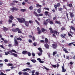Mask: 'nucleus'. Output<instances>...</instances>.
<instances>
[{"mask_svg": "<svg viewBox=\"0 0 75 75\" xmlns=\"http://www.w3.org/2000/svg\"><path fill=\"white\" fill-rule=\"evenodd\" d=\"M17 19L18 20L19 22L21 23H24V22L25 21V20L24 19V18L21 19L19 18H17Z\"/></svg>", "mask_w": 75, "mask_h": 75, "instance_id": "obj_1", "label": "nucleus"}, {"mask_svg": "<svg viewBox=\"0 0 75 75\" xmlns=\"http://www.w3.org/2000/svg\"><path fill=\"white\" fill-rule=\"evenodd\" d=\"M38 50H39L40 52H39L38 53V55L39 56H40L42 54V48L41 47H39L38 48Z\"/></svg>", "mask_w": 75, "mask_h": 75, "instance_id": "obj_2", "label": "nucleus"}, {"mask_svg": "<svg viewBox=\"0 0 75 75\" xmlns=\"http://www.w3.org/2000/svg\"><path fill=\"white\" fill-rule=\"evenodd\" d=\"M52 48L54 49H56L57 47V45L56 44H52Z\"/></svg>", "mask_w": 75, "mask_h": 75, "instance_id": "obj_3", "label": "nucleus"}, {"mask_svg": "<svg viewBox=\"0 0 75 75\" xmlns=\"http://www.w3.org/2000/svg\"><path fill=\"white\" fill-rule=\"evenodd\" d=\"M25 25L26 26V27H28L29 26V22L28 21H25Z\"/></svg>", "mask_w": 75, "mask_h": 75, "instance_id": "obj_4", "label": "nucleus"}, {"mask_svg": "<svg viewBox=\"0 0 75 75\" xmlns=\"http://www.w3.org/2000/svg\"><path fill=\"white\" fill-rule=\"evenodd\" d=\"M15 42V46H18V42H17V40L16 39L15 40H14Z\"/></svg>", "mask_w": 75, "mask_h": 75, "instance_id": "obj_5", "label": "nucleus"}, {"mask_svg": "<svg viewBox=\"0 0 75 75\" xmlns=\"http://www.w3.org/2000/svg\"><path fill=\"white\" fill-rule=\"evenodd\" d=\"M61 37L62 38H65V37L66 36V34H61Z\"/></svg>", "mask_w": 75, "mask_h": 75, "instance_id": "obj_6", "label": "nucleus"}, {"mask_svg": "<svg viewBox=\"0 0 75 75\" xmlns=\"http://www.w3.org/2000/svg\"><path fill=\"white\" fill-rule=\"evenodd\" d=\"M4 28L3 29V30L5 32H6L8 30V28H6V27L4 26L3 27Z\"/></svg>", "mask_w": 75, "mask_h": 75, "instance_id": "obj_7", "label": "nucleus"}, {"mask_svg": "<svg viewBox=\"0 0 75 75\" xmlns=\"http://www.w3.org/2000/svg\"><path fill=\"white\" fill-rule=\"evenodd\" d=\"M10 54L11 55H13L14 56L16 57H17V54L15 53H11Z\"/></svg>", "mask_w": 75, "mask_h": 75, "instance_id": "obj_8", "label": "nucleus"}, {"mask_svg": "<svg viewBox=\"0 0 75 75\" xmlns=\"http://www.w3.org/2000/svg\"><path fill=\"white\" fill-rule=\"evenodd\" d=\"M62 72H65L67 71V70L66 69H64V67L62 66Z\"/></svg>", "mask_w": 75, "mask_h": 75, "instance_id": "obj_9", "label": "nucleus"}, {"mask_svg": "<svg viewBox=\"0 0 75 75\" xmlns=\"http://www.w3.org/2000/svg\"><path fill=\"white\" fill-rule=\"evenodd\" d=\"M17 31H18V33H22V32L21 31L20 29L17 28V29H16Z\"/></svg>", "mask_w": 75, "mask_h": 75, "instance_id": "obj_10", "label": "nucleus"}, {"mask_svg": "<svg viewBox=\"0 0 75 75\" xmlns=\"http://www.w3.org/2000/svg\"><path fill=\"white\" fill-rule=\"evenodd\" d=\"M45 47H46V48L48 49L49 47V45L47 44L46 43L45 45Z\"/></svg>", "mask_w": 75, "mask_h": 75, "instance_id": "obj_11", "label": "nucleus"}, {"mask_svg": "<svg viewBox=\"0 0 75 75\" xmlns=\"http://www.w3.org/2000/svg\"><path fill=\"white\" fill-rule=\"evenodd\" d=\"M69 14H70V16L71 17V18H74V15L73 13L71 12H69Z\"/></svg>", "mask_w": 75, "mask_h": 75, "instance_id": "obj_12", "label": "nucleus"}, {"mask_svg": "<svg viewBox=\"0 0 75 75\" xmlns=\"http://www.w3.org/2000/svg\"><path fill=\"white\" fill-rule=\"evenodd\" d=\"M28 52L26 50H24L23 51L22 53L23 54H27V52Z\"/></svg>", "mask_w": 75, "mask_h": 75, "instance_id": "obj_13", "label": "nucleus"}, {"mask_svg": "<svg viewBox=\"0 0 75 75\" xmlns=\"http://www.w3.org/2000/svg\"><path fill=\"white\" fill-rule=\"evenodd\" d=\"M41 30L42 33H44L45 31H47V30L43 28H42Z\"/></svg>", "mask_w": 75, "mask_h": 75, "instance_id": "obj_14", "label": "nucleus"}, {"mask_svg": "<svg viewBox=\"0 0 75 75\" xmlns=\"http://www.w3.org/2000/svg\"><path fill=\"white\" fill-rule=\"evenodd\" d=\"M33 14H34L35 15V16L36 17H38V14H37V12H36L34 11L33 12Z\"/></svg>", "mask_w": 75, "mask_h": 75, "instance_id": "obj_15", "label": "nucleus"}, {"mask_svg": "<svg viewBox=\"0 0 75 75\" xmlns=\"http://www.w3.org/2000/svg\"><path fill=\"white\" fill-rule=\"evenodd\" d=\"M33 14H34L35 15V16L36 17H38V14H37V12H36L34 11L33 12Z\"/></svg>", "mask_w": 75, "mask_h": 75, "instance_id": "obj_16", "label": "nucleus"}, {"mask_svg": "<svg viewBox=\"0 0 75 75\" xmlns=\"http://www.w3.org/2000/svg\"><path fill=\"white\" fill-rule=\"evenodd\" d=\"M45 43H48V40L47 39V38H46L45 39Z\"/></svg>", "mask_w": 75, "mask_h": 75, "instance_id": "obj_17", "label": "nucleus"}, {"mask_svg": "<svg viewBox=\"0 0 75 75\" xmlns=\"http://www.w3.org/2000/svg\"><path fill=\"white\" fill-rule=\"evenodd\" d=\"M17 29V28H16V29H15L14 28H13L12 29V31L13 32H17V30L16 29Z\"/></svg>", "mask_w": 75, "mask_h": 75, "instance_id": "obj_18", "label": "nucleus"}, {"mask_svg": "<svg viewBox=\"0 0 75 75\" xmlns=\"http://www.w3.org/2000/svg\"><path fill=\"white\" fill-rule=\"evenodd\" d=\"M55 23L56 24L57 23V24H59V25H61V23L60 21H56L55 22Z\"/></svg>", "mask_w": 75, "mask_h": 75, "instance_id": "obj_19", "label": "nucleus"}, {"mask_svg": "<svg viewBox=\"0 0 75 75\" xmlns=\"http://www.w3.org/2000/svg\"><path fill=\"white\" fill-rule=\"evenodd\" d=\"M23 75H30V74L27 72H23Z\"/></svg>", "mask_w": 75, "mask_h": 75, "instance_id": "obj_20", "label": "nucleus"}, {"mask_svg": "<svg viewBox=\"0 0 75 75\" xmlns=\"http://www.w3.org/2000/svg\"><path fill=\"white\" fill-rule=\"evenodd\" d=\"M57 51L53 52L52 54L54 56L56 54H57Z\"/></svg>", "mask_w": 75, "mask_h": 75, "instance_id": "obj_21", "label": "nucleus"}, {"mask_svg": "<svg viewBox=\"0 0 75 75\" xmlns=\"http://www.w3.org/2000/svg\"><path fill=\"white\" fill-rule=\"evenodd\" d=\"M9 18L11 20H13V18H14V17L12 15H11L9 17Z\"/></svg>", "mask_w": 75, "mask_h": 75, "instance_id": "obj_22", "label": "nucleus"}, {"mask_svg": "<svg viewBox=\"0 0 75 75\" xmlns=\"http://www.w3.org/2000/svg\"><path fill=\"white\" fill-rule=\"evenodd\" d=\"M63 50L66 53H68V51L67 50L64 48L63 49Z\"/></svg>", "mask_w": 75, "mask_h": 75, "instance_id": "obj_23", "label": "nucleus"}, {"mask_svg": "<svg viewBox=\"0 0 75 75\" xmlns=\"http://www.w3.org/2000/svg\"><path fill=\"white\" fill-rule=\"evenodd\" d=\"M31 61L33 63H35L36 62V60L34 59H32L31 60Z\"/></svg>", "mask_w": 75, "mask_h": 75, "instance_id": "obj_24", "label": "nucleus"}, {"mask_svg": "<svg viewBox=\"0 0 75 75\" xmlns=\"http://www.w3.org/2000/svg\"><path fill=\"white\" fill-rule=\"evenodd\" d=\"M43 69H45L46 70H47V71H49V69L48 68H47V67L45 66H43Z\"/></svg>", "mask_w": 75, "mask_h": 75, "instance_id": "obj_25", "label": "nucleus"}, {"mask_svg": "<svg viewBox=\"0 0 75 75\" xmlns=\"http://www.w3.org/2000/svg\"><path fill=\"white\" fill-rule=\"evenodd\" d=\"M49 23L51 25H52L54 24V23L52 21H50V22H49Z\"/></svg>", "mask_w": 75, "mask_h": 75, "instance_id": "obj_26", "label": "nucleus"}, {"mask_svg": "<svg viewBox=\"0 0 75 75\" xmlns=\"http://www.w3.org/2000/svg\"><path fill=\"white\" fill-rule=\"evenodd\" d=\"M36 7H42L41 5H40V4H36Z\"/></svg>", "mask_w": 75, "mask_h": 75, "instance_id": "obj_27", "label": "nucleus"}, {"mask_svg": "<svg viewBox=\"0 0 75 75\" xmlns=\"http://www.w3.org/2000/svg\"><path fill=\"white\" fill-rule=\"evenodd\" d=\"M54 34H56V35H57V33H58V32L56 30H54Z\"/></svg>", "mask_w": 75, "mask_h": 75, "instance_id": "obj_28", "label": "nucleus"}, {"mask_svg": "<svg viewBox=\"0 0 75 75\" xmlns=\"http://www.w3.org/2000/svg\"><path fill=\"white\" fill-rule=\"evenodd\" d=\"M13 65V64H12L8 63L7 64V66H12Z\"/></svg>", "mask_w": 75, "mask_h": 75, "instance_id": "obj_29", "label": "nucleus"}, {"mask_svg": "<svg viewBox=\"0 0 75 75\" xmlns=\"http://www.w3.org/2000/svg\"><path fill=\"white\" fill-rule=\"evenodd\" d=\"M49 12L48 11H45V16H48V13Z\"/></svg>", "mask_w": 75, "mask_h": 75, "instance_id": "obj_30", "label": "nucleus"}, {"mask_svg": "<svg viewBox=\"0 0 75 75\" xmlns=\"http://www.w3.org/2000/svg\"><path fill=\"white\" fill-rule=\"evenodd\" d=\"M28 22L30 24H31V23L33 24V21L32 20L29 21Z\"/></svg>", "mask_w": 75, "mask_h": 75, "instance_id": "obj_31", "label": "nucleus"}, {"mask_svg": "<svg viewBox=\"0 0 75 75\" xmlns=\"http://www.w3.org/2000/svg\"><path fill=\"white\" fill-rule=\"evenodd\" d=\"M29 56V57H30L31 56V53H30V52H27V54Z\"/></svg>", "mask_w": 75, "mask_h": 75, "instance_id": "obj_32", "label": "nucleus"}, {"mask_svg": "<svg viewBox=\"0 0 75 75\" xmlns=\"http://www.w3.org/2000/svg\"><path fill=\"white\" fill-rule=\"evenodd\" d=\"M17 40H20V41H22V39H21V38H17Z\"/></svg>", "mask_w": 75, "mask_h": 75, "instance_id": "obj_33", "label": "nucleus"}, {"mask_svg": "<svg viewBox=\"0 0 75 75\" xmlns=\"http://www.w3.org/2000/svg\"><path fill=\"white\" fill-rule=\"evenodd\" d=\"M68 34L69 36H70L71 37H73V35L71 34L68 33Z\"/></svg>", "mask_w": 75, "mask_h": 75, "instance_id": "obj_34", "label": "nucleus"}, {"mask_svg": "<svg viewBox=\"0 0 75 75\" xmlns=\"http://www.w3.org/2000/svg\"><path fill=\"white\" fill-rule=\"evenodd\" d=\"M48 24V23H47V22L46 21H44V24H44V25H47V24Z\"/></svg>", "mask_w": 75, "mask_h": 75, "instance_id": "obj_35", "label": "nucleus"}, {"mask_svg": "<svg viewBox=\"0 0 75 75\" xmlns=\"http://www.w3.org/2000/svg\"><path fill=\"white\" fill-rule=\"evenodd\" d=\"M40 42L41 43L44 44L45 43V42L44 40H40Z\"/></svg>", "mask_w": 75, "mask_h": 75, "instance_id": "obj_36", "label": "nucleus"}, {"mask_svg": "<svg viewBox=\"0 0 75 75\" xmlns=\"http://www.w3.org/2000/svg\"><path fill=\"white\" fill-rule=\"evenodd\" d=\"M0 75H6V74L2 72H1L0 74Z\"/></svg>", "mask_w": 75, "mask_h": 75, "instance_id": "obj_37", "label": "nucleus"}, {"mask_svg": "<svg viewBox=\"0 0 75 75\" xmlns=\"http://www.w3.org/2000/svg\"><path fill=\"white\" fill-rule=\"evenodd\" d=\"M4 43H5L6 44H8V41L7 40H4Z\"/></svg>", "mask_w": 75, "mask_h": 75, "instance_id": "obj_38", "label": "nucleus"}, {"mask_svg": "<svg viewBox=\"0 0 75 75\" xmlns=\"http://www.w3.org/2000/svg\"><path fill=\"white\" fill-rule=\"evenodd\" d=\"M0 47L1 48H3V49H5V48L3 45H0Z\"/></svg>", "mask_w": 75, "mask_h": 75, "instance_id": "obj_39", "label": "nucleus"}, {"mask_svg": "<svg viewBox=\"0 0 75 75\" xmlns=\"http://www.w3.org/2000/svg\"><path fill=\"white\" fill-rule=\"evenodd\" d=\"M52 66L54 68L57 67V66L56 65H52Z\"/></svg>", "mask_w": 75, "mask_h": 75, "instance_id": "obj_40", "label": "nucleus"}, {"mask_svg": "<svg viewBox=\"0 0 75 75\" xmlns=\"http://www.w3.org/2000/svg\"><path fill=\"white\" fill-rule=\"evenodd\" d=\"M35 21L36 23H37L38 25H40V24L39 23V22H38V21H37V20H35Z\"/></svg>", "mask_w": 75, "mask_h": 75, "instance_id": "obj_41", "label": "nucleus"}, {"mask_svg": "<svg viewBox=\"0 0 75 75\" xmlns=\"http://www.w3.org/2000/svg\"><path fill=\"white\" fill-rule=\"evenodd\" d=\"M11 51L13 52H15V53H17V52H16L15 50H12Z\"/></svg>", "mask_w": 75, "mask_h": 75, "instance_id": "obj_42", "label": "nucleus"}, {"mask_svg": "<svg viewBox=\"0 0 75 75\" xmlns=\"http://www.w3.org/2000/svg\"><path fill=\"white\" fill-rule=\"evenodd\" d=\"M70 28L73 30H74L75 29V28L74 27H73L72 26H71Z\"/></svg>", "mask_w": 75, "mask_h": 75, "instance_id": "obj_43", "label": "nucleus"}, {"mask_svg": "<svg viewBox=\"0 0 75 75\" xmlns=\"http://www.w3.org/2000/svg\"><path fill=\"white\" fill-rule=\"evenodd\" d=\"M29 9H30V10H33V7L32 6H30L29 7Z\"/></svg>", "mask_w": 75, "mask_h": 75, "instance_id": "obj_44", "label": "nucleus"}, {"mask_svg": "<svg viewBox=\"0 0 75 75\" xmlns=\"http://www.w3.org/2000/svg\"><path fill=\"white\" fill-rule=\"evenodd\" d=\"M50 19H48L46 20V21H47V22H48L49 23L50 22Z\"/></svg>", "mask_w": 75, "mask_h": 75, "instance_id": "obj_45", "label": "nucleus"}, {"mask_svg": "<svg viewBox=\"0 0 75 75\" xmlns=\"http://www.w3.org/2000/svg\"><path fill=\"white\" fill-rule=\"evenodd\" d=\"M65 28L64 27H62L61 28V30L62 31L65 30Z\"/></svg>", "mask_w": 75, "mask_h": 75, "instance_id": "obj_46", "label": "nucleus"}, {"mask_svg": "<svg viewBox=\"0 0 75 75\" xmlns=\"http://www.w3.org/2000/svg\"><path fill=\"white\" fill-rule=\"evenodd\" d=\"M15 67H14V66H12V67H10V68L11 69H15Z\"/></svg>", "mask_w": 75, "mask_h": 75, "instance_id": "obj_47", "label": "nucleus"}, {"mask_svg": "<svg viewBox=\"0 0 75 75\" xmlns=\"http://www.w3.org/2000/svg\"><path fill=\"white\" fill-rule=\"evenodd\" d=\"M68 6L69 7H72V4H69V5H68Z\"/></svg>", "mask_w": 75, "mask_h": 75, "instance_id": "obj_48", "label": "nucleus"}, {"mask_svg": "<svg viewBox=\"0 0 75 75\" xmlns=\"http://www.w3.org/2000/svg\"><path fill=\"white\" fill-rule=\"evenodd\" d=\"M11 70V69H10L5 70V71H7V72L9 71H10Z\"/></svg>", "mask_w": 75, "mask_h": 75, "instance_id": "obj_49", "label": "nucleus"}, {"mask_svg": "<svg viewBox=\"0 0 75 75\" xmlns=\"http://www.w3.org/2000/svg\"><path fill=\"white\" fill-rule=\"evenodd\" d=\"M50 33H52V34H53V33H54V31L52 30H50Z\"/></svg>", "mask_w": 75, "mask_h": 75, "instance_id": "obj_50", "label": "nucleus"}, {"mask_svg": "<svg viewBox=\"0 0 75 75\" xmlns=\"http://www.w3.org/2000/svg\"><path fill=\"white\" fill-rule=\"evenodd\" d=\"M38 33L40 34L41 33H42L41 31V30H40L39 31H38Z\"/></svg>", "mask_w": 75, "mask_h": 75, "instance_id": "obj_51", "label": "nucleus"}, {"mask_svg": "<svg viewBox=\"0 0 75 75\" xmlns=\"http://www.w3.org/2000/svg\"><path fill=\"white\" fill-rule=\"evenodd\" d=\"M28 42L30 43H32V40L31 39H29Z\"/></svg>", "mask_w": 75, "mask_h": 75, "instance_id": "obj_52", "label": "nucleus"}, {"mask_svg": "<svg viewBox=\"0 0 75 75\" xmlns=\"http://www.w3.org/2000/svg\"><path fill=\"white\" fill-rule=\"evenodd\" d=\"M8 22L9 23H12V20H11V19H9L8 20Z\"/></svg>", "mask_w": 75, "mask_h": 75, "instance_id": "obj_53", "label": "nucleus"}, {"mask_svg": "<svg viewBox=\"0 0 75 75\" xmlns=\"http://www.w3.org/2000/svg\"><path fill=\"white\" fill-rule=\"evenodd\" d=\"M37 12L39 13V14H40V12H41V11L40 10H38Z\"/></svg>", "mask_w": 75, "mask_h": 75, "instance_id": "obj_54", "label": "nucleus"}, {"mask_svg": "<svg viewBox=\"0 0 75 75\" xmlns=\"http://www.w3.org/2000/svg\"><path fill=\"white\" fill-rule=\"evenodd\" d=\"M11 10H17V9H16V7H13L12 8Z\"/></svg>", "mask_w": 75, "mask_h": 75, "instance_id": "obj_55", "label": "nucleus"}, {"mask_svg": "<svg viewBox=\"0 0 75 75\" xmlns=\"http://www.w3.org/2000/svg\"><path fill=\"white\" fill-rule=\"evenodd\" d=\"M4 61L5 62H8V59H5L4 60Z\"/></svg>", "mask_w": 75, "mask_h": 75, "instance_id": "obj_56", "label": "nucleus"}, {"mask_svg": "<svg viewBox=\"0 0 75 75\" xmlns=\"http://www.w3.org/2000/svg\"><path fill=\"white\" fill-rule=\"evenodd\" d=\"M43 14L42 13H40L39 14H38V16L39 17V16H42Z\"/></svg>", "mask_w": 75, "mask_h": 75, "instance_id": "obj_57", "label": "nucleus"}, {"mask_svg": "<svg viewBox=\"0 0 75 75\" xmlns=\"http://www.w3.org/2000/svg\"><path fill=\"white\" fill-rule=\"evenodd\" d=\"M57 5L58 7H59V6H60V3L59 2L58 3Z\"/></svg>", "mask_w": 75, "mask_h": 75, "instance_id": "obj_58", "label": "nucleus"}, {"mask_svg": "<svg viewBox=\"0 0 75 75\" xmlns=\"http://www.w3.org/2000/svg\"><path fill=\"white\" fill-rule=\"evenodd\" d=\"M18 74L19 75H21L22 74V72H21V71L19 72L18 73Z\"/></svg>", "mask_w": 75, "mask_h": 75, "instance_id": "obj_59", "label": "nucleus"}, {"mask_svg": "<svg viewBox=\"0 0 75 75\" xmlns=\"http://www.w3.org/2000/svg\"><path fill=\"white\" fill-rule=\"evenodd\" d=\"M54 7H55V8H57H57L58 6H57V5H55Z\"/></svg>", "mask_w": 75, "mask_h": 75, "instance_id": "obj_60", "label": "nucleus"}, {"mask_svg": "<svg viewBox=\"0 0 75 75\" xmlns=\"http://www.w3.org/2000/svg\"><path fill=\"white\" fill-rule=\"evenodd\" d=\"M23 72L27 71V69L26 68L25 69H24L23 70Z\"/></svg>", "mask_w": 75, "mask_h": 75, "instance_id": "obj_61", "label": "nucleus"}, {"mask_svg": "<svg viewBox=\"0 0 75 75\" xmlns=\"http://www.w3.org/2000/svg\"><path fill=\"white\" fill-rule=\"evenodd\" d=\"M39 62L40 63H43L44 62V61H42L41 60L39 61Z\"/></svg>", "mask_w": 75, "mask_h": 75, "instance_id": "obj_62", "label": "nucleus"}, {"mask_svg": "<svg viewBox=\"0 0 75 75\" xmlns=\"http://www.w3.org/2000/svg\"><path fill=\"white\" fill-rule=\"evenodd\" d=\"M32 56L33 57H34L35 56V53L34 52H32Z\"/></svg>", "mask_w": 75, "mask_h": 75, "instance_id": "obj_63", "label": "nucleus"}, {"mask_svg": "<svg viewBox=\"0 0 75 75\" xmlns=\"http://www.w3.org/2000/svg\"><path fill=\"white\" fill-rule=\"evenodd\" d=\"M35 74L36 75H39V73L38 72H35Z\"/></svg>", "mask_w": 75, "mask_h": 75, "instance_id": "obj_64", "label": "nucleus"}]
</instances>
